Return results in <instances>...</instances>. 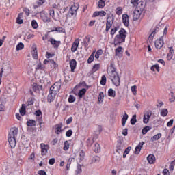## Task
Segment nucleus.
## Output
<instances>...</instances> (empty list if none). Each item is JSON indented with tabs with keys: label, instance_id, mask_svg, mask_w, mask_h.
<instances>
[{
	"label": "nucleus",
	"instance_id": "nucleus-1",
	"mask_svg": "<svg viewBox=\"0 0 175 175\" xmlns=\"http://www.w3.org/2000/svg\"><path fill=\"white\" fill-rule=\"evenodd\" d=\"M126 38V31L124 28H121L119 34H117L113 40L114 46H121L122 43H124Z\"/></svg>",
	"mask_w": 175,
	"mask_h": 175
},
{
	"label": "nucleus",
	"instance_id": "nucleus-2",
	"mask_svg": "<svg viewBox=\"0 0 175 175\" xmlns=\"http://www.w3.org/2000/svg\"><path fill=\"white\" fill-rule=\"evenodd\" d=\"M110 66L113 69L111 70V73L109 75L110 79L111 80L113 85H116V87H120L121 79H120L118 72L116 71V68H114V66H113V64H111Z\"/></svg>",
	"mask_w": 175,
	"mask_h": 175
},
{
	"label": "nucleus",
	"instance_id": "nucleus-3",
	"mask_svg": "<svg viewBox=\"0 0 175 175\" xmlns=\"http://www.w3.org/2000/svg\"><path fill=\"white\" fill-rule=\"evenodd\" d=\"M57 84L58 83H55L49 89V93L47 96V100L49 102V103L54 102V99H55V96H57V91H58V87Z\"/></svg>",
	"mask_w": 175,
	"mask_h": 175
},
{
	"label": "nucleus",
	"instance_id": "nucleus-4",
	"mask_svg": "<svg viewBox=\"0 0 175 175\" xmlns=\"http://www.w3.org/2000/svg\"><path fill=\"white\" fill-rule=\"evenodd\" d=\"M113 23H114V15H113V14H107L105 32H109V31H110V28L113 27Z\"/></svg>",
	"mask_w": 175,
	"mask_h": 175
},
{
	"label": "nucleus",
	"instance_id": "nucleus-5",
	"mask_svg": "<svg viewBox=\"0 0 175 175\" xmlns=\"http://www.w3.org/2000/svg\"><path fill=\"white\" fill-rule=\"evenodd\" d=\"M151 116H152V111L151 110L147 111L143 118L144 124H148L150 122V118H151Z\"/></svg>",
	"mask_w": 175,
	"mask_h": 175
},
{
	"label": "nucleus",
	"instance_id": "nucleus-6",
	"mask_svg": "<svg viewBox=\"0 0 175 175\" xmlns=\"http://www.w3.org/2000/svg\"><path fill=\"white\" fill-rule=\"evenodd\" d=\"M77 10H79V3H74L71 6L69 13L71 16H75V14H77Z\"/></svg>",
	"mask_w": 175,
	"mask_h": 175
},
{
	"label": "nucleus",
	"instance_id": "nucleus-7",
	"mask_svg": "<svg viewBox=\"0 0 175 175\" xmlns=\"http://www.w3.org/2000/svg\"><path fill=\"white\" fill-rule=\"evenodd\" d=\"M142 11H139V9H135L133 12V21H137L139 18H140V16H142Z\"/></svg>",
	"mask_w": 175,
	"mask_h": 175
},
{
	"label": "nucleus",
	"instance_id": "nucleus-8",
	"mask_svg": "<svg viewBox=\"0 0 175 175\" xmlns=\"http://www.w3.org/2000/svg\"><path fill=\"white\" fill-rule=\"evenodd\" d=\"M156 49H162L163 47V36H161L159 39L157 40L154 42Z\"/></svg>",
	"mask_w": 175,
	"mask_h": 175
},
{
	"label": "nucleus",
	"instance_id": "nucleus-9",
	"mask_svg": "<svg viewBox=\"0 0 175 175\" xmlns=\"http://www.w3.org/2000/svg\"><path fill=\"white\" fill-rule=\"evenodd\" d=\"M40 147H41V155L42 157H44V155L47 154V151H49V145L41 144Z\"/></svg>",
	"mask_w": 175,
	"mask_h": 175
},
{
	"label": "nucleus",
	"instance_id": "nucleus-10",
	"mask_svg": "<svg viewBox=\"0 0 175 175\" xmlns=\"http://www.w3.org/2000/svg\"><path fill=\"white\" fill-rule=\"evenodd\" d=\"M17 133H18V129L13 127L10 129V132L8 134V137H17Z\"/></svg>",
	"mask_w": 175,
	"mask_h": 175
},
{
	"label": "nucleus",
	"instance_id": "nucleus-11",
	"mask_svg": "<svg viewBox=\"0 0 175 175\" xmlns=\"http://www.w3.org/2000/svg\"><path fill=\"white\" fill-rule=\"evenodd\" d=\"M145 142H140L135 148V154L136 155H139V154H140V151H142V148H143V146H144Z\"/></svg>",
	"mask_w": 175,
	"mask_h": 175
},
{
	"label": "nucleus",
	"instance_id": "nucleus-12",
	"mask_svg": "<svg viewBox=\"0 0 175 175\" xmlns=\"http://www.w3.org/2000/svg\"><path fill=\"white\" fill-rule=\"evenodd\" d=\"M122 23L125 27H129V16L126 14H124L122 16Z\"/></svg>",
	"mask_w": 175,
	"mask_h": 175
},
{
	"label": "nucleus",
	"instance_id": "nucleus-13",
	"mask_svg": "<svg viewBox=\"0 0 175 175\" xmlns=\"http://www.w3.org/2000/svg\"><path fill=\"white\" fill-rule=\"evenodd\" d=\"M49 42L55 49H58V47H59V44H61V41H57L53 38L49 39Z\"/></svg>",
	"mask_w": 175,
	"mask_h": 175
},
{
	"label": "nucleus",
	"instance_id": "nucleus-14",
	"mask_svg": "<svg viewBox=\"0 0 175 175\" xmlns=\"http://www.w3.org/2000/svg\"><path fill=\"white\" fill-rule=\"evenodd\" d=\"M35 114L36 117H40V118L38 119V122H39L40 128H42V124H43V119L42 118V111L38 109L36 111Z\"/></svg>",
	"mask_w": 175,
	"mask_h": 175
},
{
	"label": "nucleus",
	"instance_id": "nucleus-15",
	"mask_svg": "<svg viewBox=\"0 0 175 175\" xmlns=\"http://www.w3.org/2000/svg\"><path fill=\"white\" fill-rule=\"evenodd\" d=\"M169 53L167 55V61H172L173 58V55H174V50L173 49V46L169 47Z\"/></svg>",
	"mask_w": 175,
	"mask_h": 175
},
{
	"label": "nucleus",
	"instance_id": "nucleus-16",
	"mask_svg": "<svg viewBox=\"0 0 175 175\" xmlns=\"http://www.w3.org/2000/svg\"><path fill=\"white\" fill-rule=\"evenodd\" d=\"M46 3V0H37L36 3L33 4V9H38V8H40L42 5Z\"/></svg>",
	"mask_w": 175,
	"mask_h": 175
},
{
	"label": "nucleus",
	"instance_id": "nucleus-17",
	"mask_svg": "<svg viewBox=\"0 0 175 175\" xmlns=\"http://www.w3.org/2000/svg\"><path fill=\"white\" fill-rule=\"evenodd\" d=\"M8 143L11 147V148H14L16 147V137H8Z\"/></svg>",
	"mask_w": 175,
	"mask_h": 175
},
{
	"label": "nucleus",
	"instance_id": "nucleus-18",
	"mask_svg": "<svg viewBox=\"0 0 175 175\" xmlns=\"http://www.w3.org/2000/svg\"><path fill=\"white\" fill-rule=\"evenodd\" d=\"M106 14V12H105L104 10L96 11L93 13L92 17H98V16H100V17H105Z\"/></svg>",
	"mask_w": 175,
	"mask_h": 175
},
{
	"label": "nucleus",
	"instance_id": "nucleus-19",
	"mask_svg": "<svg viewBox=\"0 0 175 175\" xmlns=\"http://www.w3.org/2000/svg\"><path fill=\"white\" fill-rule=\"evenodd\" d=\"M147 161L150 165H154L155 163V155L150 154L147 157Z\"/></svg>",
	"mask_w": 175,
	"mask_h": 175
},
{
	"label": "nucleus",
	"instance_id": "nucleus-20",
	"mask_svg": "<svg viewBox=\"0 0 175 175\" xmlns=\"http://www.w3.org/2000/svg\"><path fill=\"white\" fill-rule=\"evenodd\" d=\"M64 126V124L61 122L59 124H55V133L56 135H59V132H63L62 127Z\"/></svg>",
	"mask_w": 175,
	"mask_h": 175
},
{
	"label": "nucleus",
	"instance_id": "nucleus-21",
	"mask_svg": "<svg viewBox=\"0 0 175 175\" xmlns=\"http://www.w3.org/2000/svg\"><path fill=\"white\" fill-rule=\"evenodd\" d=\"M76 66H77V62L75 59H72L70 61V67L71 69V72H75V69H76Z\"/></svg>",
	"mask_w": 175,
	"mask_h": 175
},
{
	"label": "nucleus",
	"instance_id": "nucleus-22",
	"mask_svg": "<svg viewBox=\"0 0 175 175\" xmlns=\"http://www.w3.org/2000/svg\"><path fill=\"white\" fill-rule=\"evenodd\" d=\"M115 54L116 57H119V58H121L122 57V46H119L117 49H115Z\"/></svg>",
	"mask_w": 175,
	"mask_h": 175
},
{
	"label": "nucleus",
	"instance_id": "nucleus-23",
	"mask_svg": "<svg viewBox=\"0 0 175 175\" xmlns=\"http://www.w3.org/2000/svg\"><path fill=\"white\" fill-rule=\"evenodd\" d=\"M77 47H79V40H76L71 47V51L72 53H75L77 51Z\"/></svg>",
	"mask_w": 175,
	"mask_h": 175
},
{
	"label": "nucleus",
	"instance_id": "nucleus-24",
	"mask_svg": "<svg viewBox=\"0 0 175 175\" xmlns=\"http://www.w3.org/2000/svg\"><path fill=\"white\" fill-rule=\"evenodd\" d=\"M90 38H91V36H86L83 38V45H84V47H85V48L88 47V44L90 43Z\"/></svg>",
	"mask_w": 175,
	"mask_h": 175
},
{
	"label": "nucleus",
	"instance_id": "nucleus-25",
	"mask_svg": "<svg viewBox=\"0 0 175 175\" xmlns=\"http://www.w3.org/2000/svg\"><path fill=\"white\" fill-rule=\"evenodd\" d=\"M159 31V25H157L154 31L151 33L149 36V39H152L155 36V33Z\"/></svg>",
	"mask_w": 175,
	"mask_h": 175
},
{
	"label": "nucleus",
	"instance_id": "nucleus-26",
	"mask_svg": "<svg viewBox=\"0 0 175 175\" xmlns=\"http://www.w3.org/2000/svg\"><path fill=\"white\" fill-rule=\"evenodd\" d=\"M129 116L126 113H124L122 118V126H125V124H126V121H128Z\"/></svg>",
	"mask_w": 175,
	"mask_h": 175
},
{
	"label": "nucleus",
	"instance_id": "nucleus-27",
	"mask_svg": "<svg viewBox=\"0 0 175 175\" xmlns=\"http://www.w3.org/2000/svg\"><path fill=\"white\" fill-rule=\"evenodd\" d=\"M19 113L21 114V116H25L27 111L25 109V104H22V106L19 110Z\"/></svg>",
	"mask_w": 175,
	"mask_h": 175
},
{
	"label": "nucleus",
	"instance_id": "nucleus-28",
	"mask_svg": "<svg viewBox=\"0 0 175 175\" xmlns=\"http://www.w3.org/2000/svg\"><path fill=\"white\" fill-rule=\"evenodd\" d=\"M93 151L96 153L100 152V145L98 143L94 144Z\"/></svg>",
	"mask_w": 175,
	"mask_h": 175
},
{
	"label": "nucleus",
	"instance_id": "nucleus-29",
	"mask_svg": "<svg viewBox=\"0 0 175 175\" xmlns=\"http://www.w3.org/2000/svg\"><path fill=\"white\" fill-rule=\"evenodd\" d=\"M108 96H110L111 98H116V91L112 88L109 89Z\"/></svg>",
	"mask_w": 175,
	"mask_h": 175
},
{
	"label": "nucleus",
	"instance_id": "nucleus-30",
	"mask_svg": "<svg viewBox=\"0 0 175 175\" xmlns=\"http://www.w3.org/2000/svg\"><path fill=\"white\" fill-rule=\"evenodd\" d=\"M162 137V134L161 133H157V135H154L153 137H151V140L152 142H156L157 140H159Z\"/></svg>",
	"mask_w": 175,
	"mask_h": 175
},
{
	"label": "nucleus",
	"instance_id": "nucleus-31",
	"mask_svg": "<svg viewBox=\"0 0 175 175\" xmlns=\"http://www.w3.org/2000/svg\"><path fill=\"white\" fill-rule=\"evenodd\" d=\"M85 92H87V89L83 88V89L80 90L78 93L79 98H83V96H84V94H85Z\"/></svg>",
	"mask_w": 175,
	"mask_h": 175
},
{
	"label": "nucleus",
	"instance_id": "nucleus-32",
	"mask_svg": "<svg viewBox=\"0 0 175 175\" xmlns=\"http://www.w3.org/2000/svg\"><path fill=\"white\" fill-rule=\"evenodd\" d=\"M27 126H36V121L33 120H29L27 122Z\"/></svg>",
	"mask_w": 175,
	"mask_h": 175
},
{
	"label": "nucleus",
	"instance_id": "nucleus-33",
	"mask_svg": "<svg viewBox=\"0 0 175 175\" xmlns=\"http://www.w3.org/2000/svg\"><path fill=\"white\" fill-rule=\"evenodd\" d=\"M105 98V93L103 92L99 93L98 97V100L100 103H102L103 102V99Z\"/></svg>",
	"mask_w": 175,
	"mask_h": 175
},
{
	"label": "nucleus",
	"instance_id": "nucleus-34",
	"mask_svg": "<svg viewBox=\"0 0 175 175\" xmlns=\"http://www.w3.org/2000/svg\"><path fill=\"white\" fill-rule=\"evenodd\" d=\"M139 6L137 7V9H138V10L141 11V12H144V8H146V5L144 4H143V2H139L138 3Z\"/></svg>",
	"mask_w": 175,
	"mask_h": 175
},
{
	"label": "nucleus",
	"instance_id": "nucleus-35",
	"mask_svg": "<svg viewBox=\"0 0 175 175\" xmlns=\"http://www.w3.org/2000/svg\"><path fill=\"white\" fill-rule=\"evenodd\" d=\"M41 18L44 23H50L51 21V19L46 15L41 16Z\"/></svg>",
	"mask_w": 175,
	"mask_h": 175
},
{
	"label": "nucleus",
	"instance_id": "nucleus-36",
	"mask_svg": "<svg viewBox=\"0 0 175 175\" xmlns=\"http://www.w3.org/2000/svg\"><path fill=\"white\" fill-rule=\"evenodd\" d=\"M169 113V111H167V109H161L160 114L161 117H166Z\"/></svg>",
	"mask_w": 175,
	"mask_h": 175
},
{
	"label": "nucleus",
	"instance_id": "nucleus-37",
	"mask_svg": "<svg viewBox=\"0 0 175 175\" xmlns=\"http://www.w3.org/2000/svg\"><path fill=\"white\" fill-rule=\"evenodd\" d=\"M151 127L150 126H146L142 131V135H146L148 131H150Z\"/></svg>",
	"mask_w": 175,
	"mask_h": 175
},
{
	"label": "nucleus",
	"instance_id": "nucleus-38",
	"mask_svg": "<svg viewBox=\"0 0 175 175\" xmlns=\"http://www.w3.org/2000/svg\"><path fill=\"white\" fill-rule=\"evenodd\" d=\"M24 49V44L23 42H19L16 47V51H20V50H23Z\"/></svg>",
	"mask_w": 175,
	"mask_h": 175
},
{
	"label": "nucleus",
	"instance_id": "nucleus-39",
	"mask_svg": "<svg viewBox=\"0 0 175 175\" xmlns=\"http://www.w3.org/2000/svg\"><path fill=\"white\" fill-rule=\"evenodd\" d=\"M106 0H99L98 1V8L103 9L104 6H106Z\"/></svg>",
	"mask_w": 175,
	"mask_h": 175
},
{
	"label": "nucleus",
	"instance_id": "nucleus-40",
	"mask_svg": "<svg viewBox=\"0 0 175 175\" xmlns=\"http://www.w3.org/2000/svg\"><path fill=\"white\" fill-rule=\"evenodd\" d=\"M150 70H152V72H155V70H157V72H159V65L154 64L150 68Z\"/></svg>",
	"mask_w": 175,
	"mask_h": 175
},
{
	"label": "nucleus",
	"instance_id": "nucleus-41",
	"mask_svg": "<svg viewBox=\"0 0 175 175\" xmlns=\"http://www.w3.org/2000/svg\"><path fill=\"white\" fill-rule=\"evenodd\" d=\"M131 148H132V147L129 146L125 149V150L123 153V158H126V155H128V154H129V151H131Z\"/></svg>",
	"mask_w": 175,
	"mask_h": 175
},
{
	"label": "nucleus",
	"instance_id": "nucleus-42",
	"mask_svg": "<svg viewBox=\"0 0 175 175\" xmlns=\"http://www.w3.org/2000/svg\"><path fill=\"white\" fill-rule=\"evenodd\" d=\"M5 105H6V102H5L3 100L0 101V111H5Z\"/></svg>",
	"mask_w": 175,
	"mask_h": 175
},
{
	"label": "nucleus",
	"instance_id": "nucleus-43",
	"mask_svg": "<svg viewBox=\"0 0 175 175\" xmlns=\"http://www.w3.org/2000/svg\"><path fill=\"white\" fill-rule=\"evenodd\" d=\"M130 122H131V125H135V124H136V122H137V120L136 119V114H134L132 116V118L131 119Z\"/></svg>",
	"mask_w": 175,
	"mask_h": 175
},
{
	"label": "nucleus",
	"instance_id": "nucleus-44",
	"mask_svg": "<svg viewBox=\"0 0 175 175\" xmlns=\"http://www.w3.org/2000/svg\"><path fill=\"white\" fill-rule=\"evenodd\" d=\"M106 81H107L106 75H103L101 77L100 82V85H106Z\"/></svg>",
	"mask_w": 175,
	"mask_h": 175
},
{
	"label": "nucleus",
	"instance_id": "nucleus-45",
	"mask_svg": "<svg viewBox=\"0 0 175 175\" xmlns=\"http://www.w3.org/2000/svg\"><path fill=\"white\" fill-rule=\"evenodd\" d=\"M75 101H76V97L75 96L70 94L68 98V103H74V102H75Z\"/></svg>",
	"mask_w": 175,
	"mask_h": 175
},
{
	"label": "nucleus",
	"instance_id": "nucleus-46",
	"mask_svg": "<svg viewBox=\"0 0 175 175\" xmlns=\"http://www.w3.org/2000/svg\"><path fill=\"white\" fill-rule=\"evenodd\" d=\"M116 14L118 16H120V14H122V7H118L116 9Z\"/></svg>",
	"mask_w": 175,
	"mask_h": 175
},
{
	"label": "nucleus",
	"instance_id": "nucleus-47",
	"mask_svg": "<svg viewBox=\"0 0 175 175\" xmlns=\"http://www.w3.org/2000/svg\"><path fill=\"white\" fill-rule=\"evenodd\" d=\"M122 150H123V148L121 146V143L118 144L116 152H118V154H120V152H122Z\"/></svg>",
	"mask_w": 175,
	"mask_h": 175
},
{
	"label": "nucleus",
	"instance_id": "nucleus-48",
	"mask_svg": "<svg viewBox=\"0 0 175 175\" xmlns=\"http://www.w3.org/2000/svg\"><path fill=\"white\" fill-rule=\"evenodd\" d=\"M82 172H83V170L81 169V165L78 164L76 170L77 174H80Z\"/></svg>",
	"mask_w": 175,
	"mask_h": 175
},
{
	"label": "nucleus",
	"instance_id": "nucleus-49",
	"mask_svg": "<svg viewBox=\"0 0 175 175\" xmlns=\"http://www.w3.org/2000/svg\"><path fill=\"white\" fill-rule=\"evenodd\" d=\"M31 25L34 29H36V28H38V27H39V25H38V22H36L35 20H32Z\"/></svg>",
	"mask_w": 175,
	"mask_h": 175
},
{
	"label": "nucleus",
	"instance_id": "nucleus-50",
	"mask_svg": "<svg viewBox=\"0 0 175 175\" xmlns=\"http://www.w3.org/2000/svg\"><path fill=\"white\" fill-rule=\"evenodd\" d=\"M63 149L64 151H68V150H69V142H68V141L64 142V146Z\"/></svg>",
	"mask_w": 175,
	"mask_h": 175
},
{
	"label": "nucleus",
	"instance_id": "nucleus-51",
	"mask_svg": "<svg viewBox=\"0 0 175 175\" xmlns=\"http://www.w3.org/2000/svg\"><path fill=\"white\" fill-rule=\"evenodd\" d=\"M100 68V65L99 64H95L93 66V70H94V72H96L97 70H99V68Z\"/></svg>",
	"mask_w": 175,
	"mask_h": 175
},
{
	"label": "nucleus",
	"instance_id": "nucleus-52",
	"mask_svg": "<svg viewBox=\"0 0 175 175\" xmlns=\"http://www.w3.org/2000/svg\"><path fill=\"white\" fill-rule=\"evenodd\" d=\"M170 102H174V100H175L174 93L171 92L170 94Z\"/></svg>",
	"mask_w": 175,
	"mask_h": 175
},
{
	"label": "nucleus",
	"instance_id": "nucleus-53",
	"mask_svg": "<svg viewBox=\"0 0 175 175\" xmlns=\"http://www.w3.org/2000/svg\"><path fill=\"white\" fill-rule=\"evenodd\" d=\"M117 31H118V28H117V27L112 28L111 29V33H110L111 36H114V35L117 32Z\"/></svg>",
	"mask_w": 175,
	"mask_h": 175
},
{
	"label": "nucleus",
	"instance_id": "nucleus-54",
	"mask_svg": "<svg viewBox=\"0 0 175 175\" xmlns=\"http://www.w3.org/2000/svg\"><path fill=\"white\" fill-rule=\"evenodd\" d=\"M33 58H34V59H38V50L36 48L33 49Z\"/></svg>",
	"mask_w": 175,
	"mask_h": 175
},
{
	"label": "nucleus",
	"instance_id": "nucleus-55",
	"mask_svg": "<svg viewBox=\"0 0 175 175\" xmlns=\"http://www.w3.org/2000/svg\"><path fill=\"white\" fill-rule=\"evenodd\" d=\"M33 90L34 91V92H36V91H39V87H38V83H33Z\"/></svg>",
	"mask_w": 175,
	"mask_h": 175
},
{
	"label": "nucleus",
	"instance_id": "nucleus-56",
	"mask_svg": "<svg viewBox=\"0 0 175 175\" xmlns=\"http://www.w3.org/2000/svg\"><path fill=\"white\" fill-rule=\"evenodd\" d=\"M72 135H73V131H72L71 129L67 131L66 133V136L67 137H70V136H72Z\"/></svg>",
	"mask_w": 175,
	"mask_h": 175
},
{
	"label": "nucleus",
	"instance_id": "nucleus-57",
	"mask_svg": "<svg viewBox=\"0 0 175 175\" xmlns=\"http://www.w3.org/2000/svg\"><path fill=\"white\" fill-rule=\"evenodd\" d=\"M85 155V153L84 152V151L82 150L79 152V156L81 157L80 161H83L84 159Z\"/></svg>",
	"mask_w": 175,
	"mask_h": 175
},
{
	"label": "nucleus",
	"instance_id": "nucleus-58",
	"mask_svg": "<svg viewBox=\"0 0 175 175\" xmlns=\"http://www.w3.org/2000/svg\"><path fill=\"white\" fill-rule=\"evenodd\" d=\"M56 31L65 33V29H64L62 27H57V28H56Z\"/></svg>",
	"mask_w": 175,
	"mask_h": 175
},
{
	"label": "nucleus",
	"instance_id": "nucleus-59",
	"mask_svg": "<svg viewBox=\"0 0 175 175\" xmlns=\"http://www.w3.org/2000/svg\"><path fill=\"white\" fill-rule=\"evenodd\" d=\"M136 90H137V86L133 85V86L131 87V91H132V92L133 93L134 95H136V92H137Z\"/></svg>",
	"mask_w": 175,
	"mask_h": 175
},
{
	"label": "nucleus",
	"instance_id": "nucleus-60",
	"mask_svg": "<svg viewBox=\"0 0 175 175\" xmlns=\"http://www.w3.org/2000/svg\"><path fill=\"white\" fill-rule=\"evenodd\" d=\"M131 3L134 6H137L139 5V0H131Z\"/></svg>",
	"mask_w": 175,
	"mask_h": 175
},
{
	"label": "nucleus",
	"instance_id": "nucleus-61",
	"mask_svg": "<svg viewBox=\"0 0 175 175\" xmlns=\"http://www.w3.org/2000/svg\"><path fill=\"white\" fill-rule=\"evenodd\" d=\"M49 15L51 16V17H55V11H54L53 9H51V10H49Z\"/></svg>",
	"mask_w": 175,
	"mask_h": 175
},
{
	"label": "nucleus",
	"instance_id": "nucleus-62",
	"mask_svg": "<svg viewBox=\"0 0 175 175\" xmlns=\"http://www.w3.org/2000/svg\"><path fill=\"white\" fill-rule=\"evenodd\" d=\"M16 23H17V24H23V23H24V21H23V19H21V18L20 16H18L16 18Z\"/></svg>",
	"mask_w": 175,
	"mask_h": 175
},
{
	"label": "nucleus",
	"instance_id": "nucleus-63",
	"mask_svg": "<svg viewBox=\"0 0 175 175\" xmlns=\"http://www.w3.org/2000/svg\"><path fill=\"white\" fill-rule=\"evenodd\" d=\"M163 175H170V172H169V170L164 169L163 171Z\"/></svg>",
	"mask_w": 175,
	"mask_h": 175
},
{
	"label": "nucleus",
	"instance_id": "nucleus-64",
	"mask_svg": "<svg viewBox=\"0 0 175 175\" xmlns=\"http://www.w3.org/2000/svg\"><path fill=\"white\" fill-rule=\"evenodd\" d=\"M38 174L39 175H46V171H44V170H39L38 172Z\"/></svg>",
	"mask_w": 175,
	"mask_h": 175
}]
</instances>
